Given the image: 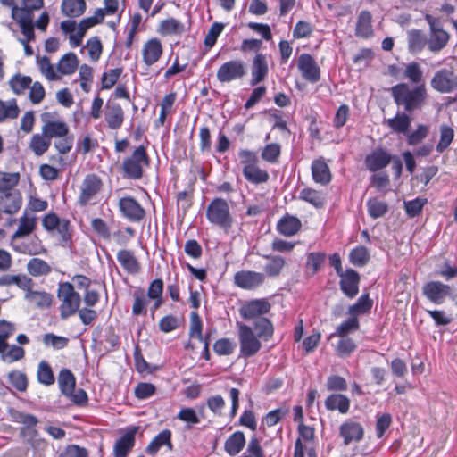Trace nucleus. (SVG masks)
Masks as SVG:
<instances>
[{
    "mask_svg": "<svg viewBox=\"0 0 457 457\" xmlns=\"http://www.w3.org/2000/svg\"><path fill=\"white\" fill-rule=\"evenodd\" d=\"M236 343L228 338H221L215 342L214 352L219 355H229L233 353Z\"/></svg>",
    "mask_w": 457,
    "mask_h": 457,
    "instance_id": "nucleus-64",
    "label": "nucleus"
},
{
    "mask_svg": "<svg viewBox=\"0 0 457 457\" xmlns=\"http://www.w3.org/2000/svg\"><path fill=\"white\" fill-rule=\"evenodd\" d=\"M79 62L74 53L65 54L59 61L57 70L63 75L72 74L77 67Z\"/></svg>",
    "mask_w": 457,
    "mask_h": 457,
    "instance_id": "nucleus-46",
    "label": "nucleus"
},
{
    "mask_svg": "<svg viewBox=\"0 0 457 457\" xmlns=\"http://www.w3.org/2000/svg\"><path fill=\"white\" fill-rule=\"evenodd\" d=\"M403 75L411 83L420 85L423 81V71L420 64L416 62L408 63L405 66Z\"/></svg>",
    "mask_w": 457,
    "mask_h": 457,
    "instance_id": "nucleus-49",
    "label": "nucleus"
},
{
    "mask_svg": "<svg viewBox=\"0 0 457 457\" xmlns=\"http://www.w3.org/2000/svg\"><path fill=\"white\" fill-rule=\"evenodd\" d=\"M411 119L405 112H397L394 118L386 120L387 126L395 133L407 135Z\"/></svg>",
    "mask_w": 457,
    "mask_h": 457,
    "instance_id": "nucleus-32",
    "label": "nucleus"
},
{
    "mask_svg": "<svg viewBox=\"0 0 457 457\" xmlns=\"http://www.w3.org/2000/svg\"><path fill=\"white\" fill-rule=\"evenodd\" d=\"M270 304L265 299H256L245 304L240 309V314H266Z\"/></svg>",
    "mask_w": 457,
    "mask_h": 457,
    "instance_id": "nucleus-42",
    "label": "nucleus"
},
{
    "mask_svg": "<svg viewBox=\"0 0 457 457\" xmlns=\"http://www.w3.org/2000/svg\"><path fill=\"white\" fill-rule=\"evenodd\" d=\"M431 87L441 94L457 91V74L448 69L435 72L430 81Z\"/></svg>",
    "mask_w": 457,
    "mask_h": 457,
    "instance_id": "nucleus-6",
    "label": "nucleus"
},
{
    "mask_svg": "<svg viewBox=\"0 0 457 457\" xmlns=\"http://www.w3.org/2000/svg\"><path fill=\"white\" fill-rule=\"evenodd\" d=\"M265 281V274L253 270H240L234 275V283L237 287L253 290L261 287Z\"/></svg>",
    "mask_w": 457,
    "mask_h": 457,
    "instance_id": "nucleus-12",
    "label": "nucleus"
},
{
    "mask_svg": "<svg viewBox=\"0 0 457 457\" xmlns=\"http://www.w3.org/2000/svg\"><path fill=\"white\" fill-rule=\"evenodd\" d=\"M359 320L357 316H350L346 320L342 322L334 333L330 335V338L334 337H344L354 333L359 329Z\"/></svg>",
    "mask_w": 457,
    "mask_h": 457,
    "instance_id": "nucleus-40",
    "label": "nucleus"
},
{
    "mask_svg": "<svg viewBox=\"0 0 457 457\" xmlns=\"http://www.w3.org/2000/svg\"><path fill=\"white\" fill-rule=\"evenodd\" d=\"M355 35L362 38L372 37V16L370 12L361 11L360 12L356 23Z\"/></svg>",
    "mask_w": 457,
    "mask_h": 457,
    "instance_id": "nucleus-27",
    "label": "nucleus"
},
{
    "mask_svg": "<svg viewBox=\"0 0 457 457\" xmlns=\"http://www.w3.org/2000/svg\"><path fill=\"white\" fill-rule=\"evenodd\" d=\"M37 379L40 384L45 386H50L54 382V376L52 369L46 361H42L38 364Z\"/></svg>",
    "mask_w": 457,
    "mask_h": 457,
    "instance_id": "nucleus-58",
    "label": "nucleus"
},
{
    "mask_svg": "<svg viewBox=\"0 0 457 457\" xmlns=\"http://www.w3.org/2000/svg\"><path fill=\"white\" fill-rule=\"evenodd\" d=\"M27 270L33 277H41L48 275L52 271V268L46 261L32 258L27 263Z\"/></svg>",
    "mask_w": 457,
    "mask_h": 457,
    "instance_id": "nucleus-43",
    "label": "nucleus"
},
{
    "mask_svg": "<svg viewBox=\"0 0 457 457\" xmlns=\"http://www.w3.org/2000/svg\"><path fill=\"white\" fill-rule=\"evenodd\" d=\"M25 299L31 304L39 309L48 308L53 303V295L45 291L29 290L26 292Z\"/></svg>",
    "mask_w": 457,
    "mask_h": 457,
    "instance_id": "nucleus-29",
    "label": "nucleus"
},
{
    "mask_svg": "<svg viewBox=\"0 0 457 457\" xmlns=\"http://www.w3.org/2000/svg\"><path fill=\"white\" fill-rule=\"evenodd\" d=\"M372 300L369 298L368 295H362L358 302L350 307L349 314H364L370 312Z\"/></svg>",
    "mask_w": 457,
    "mask_h": 457,
    "instance_id": "nucleus-62",
    "label": "nucleus"
},
{
    "mask_svg": "<svg viewBox=\"0 0 457 457\" xmlns=\"http://www.w3.org/2000/svg\"><path fill=\"white\" fill-rule=\"evenodd\" d=\"M117 260L122 268L130 274H137L140 270V264L133 252L120 250L117 253Z\"/></svg>",
    "mask_w": 457,
    "mask_h": 457,
    "instance_id": "nucleus-28",
    "label": "nucleus"
},
{
    "mask_svg": "<svg viewBox=\"0 0 457 457\" xmlns=\"http://www.w3.org/2000/svg\"><path fill=\"white\" fill-rule=\"evenodd\" d=\"M325 407L328 411H338L346 414L350 409V399L342 394H331L325 400Z\"/></svg>",
    "mask_w": 457,
    "mask_h": 457,
    "instance_id": "nucleus-25",
    "label": "nucleus"
},
{
    "mask_svg": "<svg viewBox=\"0 0 457 457\" xmlns=\"http://www.w3.org/2000/svg\"><path fill=\"white\" fill-rule=\"evenodd\" d=\"M312 174L314 181L321 185H327L331 180L329 168L323 160H315L312 162Z\"/></svg>",
    "mask_w": 457,
    "mask_h": 457,
    "instance_id": "nucleus-31",
    "label": "nucleus"
},
{
    "mask_svg": "<svg viewBox=\"0 0 457 457\" xmlns=\"http://www.w3.org/2000/svg\"><path fill=\"white\" fill-rule=\"evenodd\" d=\"M104 118L107 125L112 129H118L124 120V112L120 105L115 102H107Z\"/></svg>",
    "mask_w": 457,
    "mask_h": 457,
    "instance_id": "nucleus-20",
    "label": "nucleus"
},
{
    "mask_svg": "<svg viewBox=\"0 0 457 457\" xmlns=\"http://www.w3.org/2000/svg\"><path fill=\"white\" fill-rule=\"evenodd\" d=\"M44 5V0H22V5L13 8V20L19 21L21 18H30V23H34L33 11L39 10Z\"/></svg>",
    "mask_w": 457,
    "mask_h": 457,
    "instance_id": "nucleus-24",
    "label": "nucleus"
},
{
    "mask_svg": "<svg viewBox=\"0 0 457 457\" xmlns=\"http://www.w3.org/2000/svg\"><path fill=\"white\" fill-rule=\"evenodd\" d=\"M339 435L343 438L345 445L353 442H360L364 436V429L361 423L347 420L340 425Z\"/></svg>",
    "mask_w": 457,
    "mask_h": 457,
    "instance_id": "nucleus-13",
    "label": "nucleus"
},
{
    "mask_svg": "<svg viewBox=\"0 0 457 457\" xmlns=\"http://www.w3.org/2000/svg\"><path fill=\"white\" fill-rule=\"evenodd\" d=\"M13 249L20 253L36 255L43 251V246L38 238L34 237L29 243H21V245H13Z\"/></svg>",
    "mask_w": 457,
    "mask_h": 457,
    "instance_id": "nucleus-51",
    "label": "nucleus"
},
{
    "mask_svg": "<svg viewBox=\"0 0 457 457\" xmlns=\"http://www.w3.org/2000/svg\"><path fill=\"white\" fill-rule=\"evenodd\" d=\"M408 50L411 54H419L427 44L426 35L420 29L407 31Z\"/></svg>",
    "mask_w": 457,
    "mask_h": 457,
    "instance_id": "nucleus-30",
    "label": "nucleus"
},
{
    "mask_svg": "<svg viewBox=\"0 0 457 457\" xmlns=\"http://www.w3.org/2000/svg\"><path fill=\"white\" fill-rule=\"evenodd\" d=\"M162 46L158 38H151L142 47V57L146 66H152L162 56Z\"/></svg>",
    "mask_w": 457,
    "mask_h": 457,
    "instance_id": "nucleus-18",
    "label": "nucleus"
},
{
    "mask_svg": "<svg viewBox=\"0 0 457 457\" xmlns=\"http://www.w3.org/2000/svg\"><path fill=\"white\" fill-rule=\"evenodd\" d=\"M47 114H44L42 120L44 121V125L42 126V132L46 135V137L51 141L53 138H60L62 136H67L69 134V126L64 121L60 120H45V116Z\"/></svg>",
    "mask_w": 457,
    "mask_h": 457,
    "instance_id": "nucleus-21",
    "label": "nucleus"
},
{
    "mask_svg": "<svg viewBox=\"0 0 457 457\" xmlns=\"http://www.w3.org/2000/svg\"><path fill=\"white\" fill-rule=\"evenodd\" d=\"M245 445V437L243 432L236 431L225 441L224 449L230 456H235L241 452Z\"/></svg>",
    "mask_w": 457,
    "mask_h": 457,
    "instance_id": "nucleus-34",
    "label": "nucleus"
},
{
    "mask_svg": "<svg viewBox=\"0 0 457 457\" xmlns=\"http://www.w3.org/2000/svg\"><path fill=\"white\" fill-rule=\"evenodd\" d=\"M427 21L430 27L429 37H427L428 48L433 53H437L446 46L450 37L431 17H427Z\"/></svg>",
    "mask_w": 457,
    "mask_h": 457,
    "instance_id": "nucleus-11",
    "label": "nucleus"
},
{
    "mask_svg": "<svg viewBox=\"0 0 457 457\" xmlns=\"http://www.w3.org/2000/svg\"><path fill=\"white\" fill-rule=\"evenodd\" d=\"M367 208L370 216L373 219H378L382 217L387 212L388 206L383 201H379L376 198H370L367 201Z\"/></svg>",
    "mask_w": 457,
    "mask_h": 457,
    "instance_id": "nucleus-56",
    "label": "nucleus"
},
{
    "mask_svg": "<svg viewBox=\"0 0 457 457\" xmlns=\"http://www.w3.org/2000/svg\"><path fill=\"white\" fill-rule=\"evenodd\" d=\"M93 27L88 20L83 19L79 24H77L76 32L70 35V44L72 47H77L82 43V39L87 30Z\"/></svg>",
    "mask_w": 457,
    "mask_h": 457,
    "instance_id": "nucleus-54",
    "label": "nucleus"
},
{
    "mask_svg": "<svg viewBox=\"0 0 457 457\" xmlns=\"http://www.w3.org/2000/svg\"><path fill=\"white\" fill-rule=\"evenodd\" d=\"M57 297L61 302V314H75L80 306L81 297L69 282L60 283L57 289Z\"/></svg>",
    "mask_w": 457,
    "mask_h": 457,
    "instance_id": "nucleus-3",
    "label": "nucleus"
},
{
    "mask_svg": "<svg viewBox=\"0 0 457 457\" xmlns=\"http://www.w3.org/2000/svg\"><path fill=\"white\" fill-rule=\"evenodd\" d=\"M19 179L18 173L0 171V192H13L12 189L18 184Z\"/></svg>",
    "mask_w": 457,
    "mask_h": 457,
    "instance_id": "nucleus-59",
    "label": "nucleus"
},
{
    "mask_svg": "<svg viewBox=\"0 0 457 457\" xmlns=\"http://www.w3.org/2000/svg\"><path fill=\"white\" fill-rule=\"evenodd\" d=\"M163 446H165L169 451L173 450L171 431L169 429L162 430L158 435H156L147 445L145 452L146 453L154 456Z\"/></svg>",
    "mask_w": 457,
    "mask_h": 457,
    "instance_id": "nucleus-22",
    "label": "nucleus"
},
{
    "mask_svg": "<svg viewBox=\"0 0 457 457\" xmlns=\"http://www.w3.org/2000/svg\"><path fill=\"white\" fill-rule=\"evenodd\" d=\"M20 112L16 99H11L6 102L0 100V123L7 120L16 119Z\"/></svg>",
    "mask_w": 457,
    "mask_h": 457,
    "instance_id": "nucleus-39",
    "label": "nucleus"
},
{
    "mask_svg": "<svg viewBox=\"0 0 457 457\" xmlns=\"http://www.w3.org/2000/svg\"><path fill=\"white\" fill-rule=\"evenodd\" d=\"M37 219L35 216L23 215L20 218L17 230L12 236V241L29 236L36 228Z\"/></svg>",
    "mask_w": 457,
    "mask_h": 457,
    "instance_id": "nucleus-35",
    "label": "nucleus"
},
{
    "mask_svg": "<svg viewBox=\"0 0 457 457\" xmlns=\"http://www.w3.org/2000/svg\"><path fill=\"white\" fill-rule=\"evenodd\" d=\"M340 277V288L343 293L350 298L354 297L359 291V274L352 270L348 269Z\"/></svg>",
    "mask_w": 457,
    "mask_h": 457,
    "instance_id": "nucleus-16",
    "label": "nucleus"
},
{
    "mask_svg": "<svg viewBox=\"0 0 457 457\" xmlns=\"http://www.w3.org/2000/svg\"><path fill=\"white\" fill-rule=\"evenodd\" d=\"M258 337L268 338L273 333V327L271 322L263 316H258L254 322V327L252 328Z\"/></svg>",
    "mask_w": 457,
    "mask_h": 457,
    "instance_id": "nucleus-48",
    "label": "nucleus"
},
{
    "mask_svg": "<svg viewBox=\"0 0 457 457\" xmlns=\"http://www.w3.org/2000/svg\"><path fill=\"white\" fill-rule=\"evenodd\" d=\"M300 198L315 207L322 206L325 202V196L321 192L311 188L303 189L300 193Z\"/></svg>",
    "mask_w": 457,
    "mask_h": 457,
    "instance_id": "nucleus-55",
    "label": "nucleus"
},
{
    "mask_svg": "<svg viewBox=\"0 0 457 457\" xmlns=\"http://www.w3.org/2000/svg\"><path fill=\"white\" fill-rule=\"evenodd\" d=\"M391 95L395 103L409 112L420 109L428 96L425 83L416 87L399 83L392 87Z\"/></svg>",
    "mask_w": 457,
    "mask_h": 457,
    "instance_id": "nucleus-1",
    "label": "nucleus"
},
{
    "mask_svg": "<svg viewBox=\"0 0 457 457\" xmlns=\"http://www.w3.org/2000/svg\"><path fill=\"white\" fill-rule=\"evenodd\" d=\"M163 287V281L161 278H156L150 283L146 294L137 292L132 307L133 313H154L164 302Z\"/></svg>",
    "mask_w": 457,
    "mask_h": 457,
    "instance_id": "nucleus-2",
    "label": "nucleus"
},
{
    "mask_svg": "<svg viewBox=\"0 0 457 457\" xmlns=\"http://www.w3.org/2000/svg\"><path fill=\"white\" fill-rule=\"evenodd\" d=\"M336 352L340 357L351 355L357 348L355 342L349 337H338Z\"/></svg>",
    "mask_w": 457,
    "mask_h": 457,
    "instance_id": "nucleus-52",
    "label": "nucleus"
},
{
    "mask_svg": "<svg viewBox=\"0 0 457 457\" xmlns=\"http://www.w3.org/2000/svg\"><path fill=\"white\" fill-rule=\"evenodd\" d=\"M58 385L62 395H67L75 389L76 380L71 370L63 369L58 376Z\"/></svg>",
    "mask_w": 457,
    "mask_h": 457,
    "instance_id": "nucleus-45",
    "label": "nucleus"
},
{
    "mask_svg": "<svg viewBox=\"0 0 457 457\" xmlns=\"http://www.w3.org/2000/svg\"><path fill=\"white\" fill-rule=\"evenodd\" d=\"M207 219L211 223L228 228L231 226L232 219L228 205L224 199L216 198L211 202L206 212Z\"/></svg>",
    "mask_w": 457,
    "mask_h": 457,
    "instance_id": "nucleus-5",
    "label": "nucleus"
},
{
    "mask_svg": "<svg viewBox=\"0 0 457 457\" xmlns=\"http://www.w3.org/2000/svg\"><path fill=\"white\" fill-rule=\"evenodd\" d=\"M37 64L39 68L41 74L48 80L53 81L57 79V75L54 68L47 56H37Z\"/></svg>",
    "mask_w": 457,
    "mask_h": 457,
    "instance_id": "nucleus-53",
    "label": "nucleus"
},
{
    "mask_svg": "<svg viewBox=\"0 0 457 457\" xmlns=\"http://www.w3.org/2000/svg\"><path fill=\"white\" fill-rule=\"evenodd\" d=\"M121 215L131 222H138L145 216V211L142 205L132 196H123L118 203Z\"/></svg>",
    "mask_w": 457,
    "mask_h": 457,
    "instance_id": "nucleus-10",
    "label": "nucleus"
},
{
    "mask_svg": "<svg viewBox=\"0 0 457 457\" xmlns=\"http://www.w3.org/2000/svg\"><path fill=\"white\" fill-rule=\"evenodd\" d=\"M391 160L392 155L387 151L376 149L366 156L365 164L369 170L374 172L386 167Z\"/></svg>",
    "mask_w": 457,
    "mask_h": 457,
    "instance_id": "nucleus-15",
    "label": "nucleus"
},
{
    "mask_svg": "<svg viewBox=\"0 0 457 457\" xmlns=\"http://www.w3.org/2000/svg\"><path fill=\"white\" fill-rule=\"evenodd\" d=\"M277 228L280 234L290 237L300 229L301 221L297 218L287 216L278 221Z\"/></svg>",
    "mask_w": 457,
    "mask_h": 457,
    "instance_id": "nucleus-41",
    "label": "nucleus"
},
{
    "mask_svg": "<svg viewBox=\"0 0 457 457\" xmlns=\"http://www.w3.org/2000/svg\"><path fill=\"white\" fill-rule=\"evenodd\" d=\"M103 183L100 178L95 174H88L83 179L80 186L79 203L85 206L96 199L102 188Z\"/></svg>",
    "mask_w": 457,
    "mask_h": 457,
    "instance_id": "nucleus-8",
    "label": "nucleus"
},
{
    "mask_svg": "<svg viewBox=\"0 0 457 457\" xmlns=\"http://www.w3.org/2000/svg\"><path fill=\"white\" fill-rule=\"evenodd\" d=\"M148 165V156L145 148L137 147L133 154L124 160L122 170L124 174L132 179H138L143 175V168Z\"/></svg>",
    "mask_w": 457,
    "mask_h": 457,
    "instance_id": "nucleus-4",
    "label": "nucleus"
},
{
    "mask_svg": "<svg viewBox=\"0 0 457 457\" xmlns=\"http://www.w3.org/2000/svg\"><path fill=\"white\" fill-rule=\"evenodd\" d=\"M245 75V63L241 60H231L224 62L217 71V79L221 83H228L240 79Z\"/></svg>",
    "mask_w": 457,
    "mask_h": 457,
    "instance_id": "nucleus-9",
    "label": "nucleus"
},
{
    "mask_svg": "<svg viewBox=\"0 0 457 457\" xmlns=\"http://www.w3.org/2000/svg\"><path fill=\"white\" fill-rule=\"evenodd\" d=\"M137 428L133 427L120 436L115 443L113 447L115 457H126L135 445V436Z\"/></svg>",
    "mask_w": 457,
    "mask_h": 457,
    "instance_id": "nucleus-19",
    "label": "nucleus"
},
{
    "mask_svg": "<svg viewBox=\"0 0 457 457\" xmlns=\"http://www.w3.org/2000/svg\"><path fill=\"white\" fill-rule=\"evenodd\" d=\"M268 73V63L266 61V57L258 54L254 57L252 65V80L251 85L254 86L261 81H262Z\"/></svg>",
    "mask_w": 457,
    "mask_h": 457,
    "instance_id": "nucleus-26",
    "label": "nucleus"
},
{
    "mask_svg": "<svg viewBox=\"0 0 457 457\" xmlns=\"http://www.w3.org/2000/svg\"><path fill=\"white\" fill-rule=\"evenodd\" d=\"M265 259L268 261L263 267L265 277H278L286 265L285 258L280 255H266Z\"/></svg>",
    "mask_w": 457,
    "mask_h": 457,
    "instance_id": "nucleus-33",
    "label": "nucleus"
},
{
    "mask_svg": "<svg viewBox=\"0 0 457 457\" xmlns=\"http://www.w3.org/2000/svg\"><path fill=\"white\" fill-rule=\"evenodd\" d=\"M15 21L19 24L23 35L22 38L18 39L23 46L35 40L34 23H30V18L23 17Z\"/></svg>",
    "mask_w": 457,
    "mask_h": 457,
    "instance_id": "nucleus-47",
    "label": "nucleus"
},
{
    "mask_svg": "<svg viewBox=\"0 0 457 457\" xmlns=\"http://www.w3.org/2000/svg\"><path fill=\"white\" fill-rule=\"evenodd\" d=\"M21 205V197L18 192H0V212L12 214Z\"/></svg>",
    "mask_w": 457,
    "mask_h": 457,
    "instance_id": "nucleus-23",
    "label": "nucleus"
},
{
    "mask_svg": "<svg viewBox=\"0 0 457 457\" xmlns=\"http://www.w3.org/2000/svg\"><path fill=\"white\" fill-rule=\"evenodd\" d=\"M8 381L20 392H24L28 387L27 376L20 370H12L9 372Z\"/></svg>",
    "mask_w": 457,
    "mask_h": 457,
    "instance_id": "nucleus-60",
    "label": "nucleus"
},
{
    "mask_svg": "<svg viewBox=\"0 0 457 457\" xmlns=\"http://www.w3.org/2000/svg\"><path fill=\"white\" fill-rule=\"evenodd\" d=\"M370 259V254L366 247L358 246L350 253L351 262L358 267L364 266Z\"/></svg>",
    "mask_w": 457,
    "mask_h": 457,
    "instance_id": "nucleus-61",
    "label": "nucleus"
},
{
    "mask_svg": "<svg viewBox=\"0 0 457 457\" xmlns=\"http://www.w3.org/2000/svg\"><path fill=\"white\" fill-rule=\"evenodd\" d=\"M79 76L81 88L87 93L89 92L93 81V69L87 64H83L79 67Z\"/></svg>",
    "mask_w": 457,
    "mask_h": 457,
    "instance_id": "nucleus-63",
    "label": "nucleus"
},
{
    "mask_svg": "<svg viewBox=\"0 0 457 457\" xmlns=\"http://www.w3.org/2000/svg\"><path fill=\"white\" fill-rule=\"evenodd\" d=\"M31 83V77L21 73L13 75L8 82L10 88L17 96L23 95L29 88Z\"/></svg>",
    "mask_w": 457,
    "mask_h": 457,
    "instance_id": "nucleus-36",
    "label": "nucleus"
},
{
    "mask_svg": "<svg viewBox=\"0 0 457 457\" xmlns=\"http://www.w3.org/2000/svg\"><path fill=\"white\" fill-rule=\"evenodd\" d=\"M298 69L308 81L315 83L320 79V68L315 60L308 54H303L298 59Z\"/></svg>",
    "mask_w": 457,
    "mask_h": 457,
    "instance_id": "nucleus-14",
    "label": "nucleus"
},
{
    "mask_svg": "<svg viewBox=\"0 0 457 457\" xmlns=\"http://www.w3.org/2000/svg\"><path fill=\"white\" fill-rule=\"evenodd\" d=\"M51 145V141L43 132L34 134L29 142L30 150L37 156L43 155Z\"/></svg>",
    "mask_w": 457,
    "mask_h": 457,
    "instance_id": "nucleus-38",
    "label": "nucleus"
},
{
    "mask_svg": "<svg viewBox=\"0 0 457 457\" xmlns=\"http://www.w3.org/2000/svg\"><path fill=\"white\" fill-rule=\"evenodd\" d=\"M86 9L84 0H64L62 4V11L64 15L69 17H79L82 15Z\"/></svg>",
    "mask_w": 457,
    "mask_h": 457,
    "instance_id": "nucleus-44",
    "label": "nucleus"
},
{
    "mask_svg": "<svg viewBox=\"0 0 457 457\" xmlns=\"http://www.w3.org/2000/svg\"><path fill=\"white\" fill-rule=\"evenodd\" d=\"M423 292L426 296L435 303H441L452 295V288L438 281H431L424 286Z\"/></svg>",
    "mask_w": 457,
    "mask_h": 457,
    "instance_id": "nucleus-17",
    "label": "nucleus"
},
{
    "mask_svg": "<svg viewBox=\"0 0 457 457\" xmlns=\"http://www.w3.org/2000/svg\"><path fill=\"white\" fill-rule=\"evenodd\" d=\"M237 324L239 328L238 337L241 355L244 357H251L260 350L261 342L250 327L239 323Z\"/></svg>",
    "mask_w": 457,
    "mask_h": 457,
    "instance_id": "nucleus-7",
    "label": "nucleus"
},
{
    "mask_svg": "<svg viewBox=\"0 0 457 457\" xmlns=\"http://www.w3.org/2000/svg\"><path fill=\"white\" fill-rule=\"evenodd\" d=\"M184 25L174 18L164 20L160 24V32L163 35L181 34Z\"/></svg>",
    "mask_w": 457,
    "mask_h": 457,
    "instance_id": "nucleus-57",
    "label": "nucleus"
},
{
    "mask_svg": "<svg viewBox=\"0 0 457 457\" xmlns=\"http://www.w3.org/2000/svg\"><path fill=\"white\" fill-rule=\"evenodd\" d=\"M243 175L251 183L260 184L269 179V174L266 170L260 169L257 163L251 166H245L242 169Z\"/></svg>",
    "mask_w": 457,
    "mask_h": 457,
    "instance_id": "nucleus-37",
    "label": "nucleus"
},
{
    "mask_svg": "<svg viewBox=\"0 0 457 457\" xmlns=\"http://www.w3.org/2000/svg\"><path fill=\"white\" fill-rule=\"evenodd\" d=\"M440 131V139L436 145V151L438 153H443L453 140L454 131L453 129L447 125H441L439 128Z\"/></svg>",
    "mask_w": 457,
    "mask_h": 457,
    "instance_id": "nucleus-50",
    "label": "nucleus"
}]
</instances>
